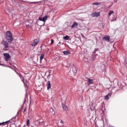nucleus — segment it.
I'll return each mask as SVG.
<instances>
[{
    "label": "nucleus",
    "instance_id": "nucleus-1",
    "mask_svg": "<svg viewBox=\"0 0 127 127\" xmlns=\"http://www.w3.org/2000/svg\"><path fill=\"white\" fill-rule=\"evenodd\" d=\"M5 38L9 43H11V42L13 41V38H12V34H11V31H7L5 34Z\"/></svg>",
    "mask_w": 127,
    "mask_h": 127
},
{
    "label": "nucleus",
    "instance_id": "nucleus-2",
    "mask_svg": "<svg viewBox=\"0 0 127 127\" xmlns=\"http://www.w3.org/2000/svg\"><path fill=\"white\" fill-rule=\"evenodd\" d=\"M58 127H64V123L62 120L60 119L59 120V122L58 123Z\"/></svg>",
    "mask_w": 127,
    "mask_h": 127
},
{
    "label": "nucleus",
    "instance_id": "nucleus-3",
    "mask_svg": "<svg viewBox=\"0 0 127 127\" xmlns=\"http://www.w3.org/2000/svg\"><path fill=\"white\" fill-rule=\"evenodd\" d=\"M4 60L5 61H9V59H10V56L8 54H4Z\"/></svg>",
    "mask_w": 127,
    "mask_h": 127
},
{
    "label": "nucleus",
    "instance_id": "nucleus-4",
    "mask_svg": "<svg viewBox=\"0 0 127 127\" xmlns=\"http://www.w3.org/2000/svg\"><path fill=\"white\" fill-rule=\"evenodd\" d=\"M1 43L5 48H8V43L4 40L2 41Z\"/></svg>",
    "mask_w": 127,
    "mask_h": 127
},
{
    "label": "nucleus",
    "instance_id": "nucleus-5",
    "mask_svg": "<svg viewBox=\"0 0 127 127\" xmlns=\"http://www.w3.org/2000/svg\"><path fill=\"white\" fill-rule=\"evenodd\" d=\"M39 20H40V21H43V22H45L46 20H47V16H46L44 17H39Z\"/></svg>",
    "mask_w": 127,
    "mask_h": 127
},
{
    "label": "nucleus",
    "instance_id": "nucleus-6",
    "mask_svg": "<svg viewBox=\"0 0 127 127\" xmlns=\"http://www.w3.org/2000/svg\"><path fill=\"white\" fill-rule=\"evenodd\" d=\"M100 13H101L100 12H95L93 13H92L91 15L92 16H93V17H98L100 16Z\"/></svg>",
    "mask_w": 127,
    "mask_h": 127
},
{
    "label": "nucleus",
    "instance_id": "nucleus-7",
    "mask_svg": "<svg viewBox=\"0 0 127 127\" xmlns=\"http://www.w3.org/2000/svg\"><path fill=\"white\" fill-rule=\"evenodd\" d=\"M39 42V41H38V40L37 39L34 40L32 44V46H36V45L38 44Z\"/></svg>",
    "mask_w": 127,
    "mask_h": 127
},
{
    "label": "nucleus",
    "instance_id": "nucleus-8",
    "mask_svg": "<svg viewBox=\"0 0 127 127\" xmlns=\"http://www.w3.org/2000/svg\"><path fill=\"white\" fill-rule=\"evenodd\" d=\"M103 39H105L106 41L109 42L110 41V36H105L103 38Z\"/></svg>",
    "mask_w": 127,
    "mask_h": 127
},
{
    "label": "nucleus",
    "instance_id": "nucleus-9",
    "mask_svg": "<svg viewBox=\"0 0 127 127\" xmlns=\"http://www.w3.org/2000/svg\"><path fill=\"white\" fill-rule=\"evenodd\" d=\"M47 90H49V89L51 88V83H50V81H49L47 82Z\"/></svg>",
    "mask_w": 127,
    "mask_h": 127
},
{
    "label": "nucleus",
    "instance_id": "nucleus-10",
    "mask_svg": "<svg viewBox=\"0 0 127 127\" xmlns=\"http://www.w3.org/2000/svg\"><path fill=\"white\" fill-rule=\"evenodd\" d=\"M63 53L64 54V55L67 56L70 54V52L69 51H64L63 52Z\"/></svg>",
    "mask_w": 127,
    "mask_h": 127
},
{
    "label": "nucleus",
    "instance_id": "nucleus-11",
    "mask_svg": "<svg viewBox=\"0 0 127 127\" xmlns=\"http://www.w3.org/2000/svg\"><path fill=\"white\" fill-rule=\"evenodd\" d=\"M93 83H94V81H93V79H91L89 78L88 81V85H92V84H93Z\"/></svg>",
    "mask_w": 127,
    "mask_h": 127
},
{
    "label": "nucleus",
    "instance_id": "nucleus-12",
    "mask_svg": "<svg viewBox=\"0 0 127 127\" xmlns=\"http://www.w3.org/2000/svg\"><path fill=\"white\" fill-rule=\"evenodd\" d=\"M43 123V121L42 120L40 119L39 120H37L35 122V124H39V125H41V123Z\"/></svg>",
    "mask_w": 127,
    "mask_h": 127
},
{
    "label": "nucleus",
    "instance_id": "nucleus-13",
    "mask_svg": "<svg viewBox=\"0 0 127 127\" xmlns=\"http://www.w3.org/2000/svg\"><path fill=\"white\" fill-rule=\"evenodd\" d=\"M78 26V23L74 22L73 24L71 25V28H74V27H77Z\"/></svg>",
    "mask_w": 127,
    "mask_h": 127
},
{
    "label": "nucleus",
    "instance_id": "nucleus-14",
    "mask_svg": "<svg viewBox=\"0 0 127 127\" xmlns=\"http://www.w3.org/2000/svg\"><path fill=\"white\" fill-rule=\"evenodd\" d=\"M72 71L73 72L74 74H76V73H77V67L75 66L72 67Z\"/></svg>",
    "mask_w": 127,
    "mask_h": 127
},
{
    "label": "nucleus",
    "instance_id": "nucleus-15",
    "mask_svg": "<svg viewBox=\"0 0 127 127\" xmlns=\"http://www.w3.org/2000/svg\"><path fill=\"white\" fill-rule=\"evenodd\" d=\"M50 112L52 114V115H55V112H54V109H53V108H51Z\"/></svg>",
    "mask_w": 127,
    "mask_h": 127
},
{
    "label": "nucleus",
    "instance_id": "nucleus-16",
    "mask_svg": "<svg viewBox=\"0 0 127 127\" xmlns=\"http://www.w3.org/2000/svg\"><path fill=\"white\" fill-rule=\"evenodd\" d=\"M63 38L65 40H69V39L70 38V37H69V36H68V35H66V36L64 37Z\"/></svg>",
    "mask_w": 127,
    "mask_h": 127
},
{
    "label": "nucleus",
    "instance_id": "nucleus-17",
    "mask_svg": "<svg viewBox=\"0 0 127 127\" xmlns=\"http://www.w3.org/2000/svg\"><path fill=\"white\" fill-rule=\"evenodd\" d=\"M44 58V54H42L41 55V57L40 58V61H42Z\"/></svg>",
    "mask_w": 127,
    "mask_h": 127
},
{
    "label": "nucleus",
    "instance_id": "nucleus-18",
    "mask_svg": "<svg viewBox=\"0 0 127 127\" xmlns=\"http://www.w3.org/2000/svg\"><path fill=\"white\" fill-rule=\"evenodd\" d=\"M62 106H63L64 110V111H67V110H68V107H67V106H66V105H64L63 104Z\"/></svg>",
    "mask_w": 127,
    "mask_h": 127
},
{
    "label": "nucleus",
    "instance_id": "nucleus-19",
    "mask_svg": "<svg viewBox=\"0 0 127 127\" xmlns=\"http://www.w3.org/2000/svg\"><path fill=\"white\" fill-rule=\"evenodd\" d=\"M15 72L17 73V74H18V75L21 78V80H23V76H22V75L20 73H18V72H17L16 71H15Z\"/></svg>",
    "mask_w": 127,
    "mask_h": 127
},
{
    "label": "nucleus",
    "instance_id": "nucleus-20",
    "mask_svg": "<svg viewBox=\"0 0 127 127\" xmlns=\"http://www.w3.org/2000/svg\"><path fill=\"white\" fill-rule=\"evenodd\" d=\"M7 123H10V121H8L5 122H3L2 123H0V126H1V125H4V124H7Z\"/></svg>",
    "mask_w": 127,
    "mask_h": 127
},
{
    "label": "nucleus",
    "instance_id": "nucleus-21",
    "mask_svg": "<svg viewBox=\"0 0 127 127\" xmlns=\"http://www.w3.org/2000/svg\"><path fill=\"white\" fill-rule=\"evenodd\" d=\"M113 13H114V11L110 10L108 13V15H109V16H110V15H112V14H113Z\"/></svg>",
    "mask_w": 127,
    "mask_h": 127
},
{
    "label": "nucleus",
    "instance_id": "nucleus-22",
    "mask_svg": "<svg viewBox=\"0 0 127 127\" xmlns=\"http://www.w3.org/2000/svg\"><path fill=\"white\" fill-rule=\"evenodd\" d=\"M27 126H30V122L29 119H27Z\"/></svg>",
    "mask_w": 127,
    "mask_h": 127
},
{
    "label": "nucleus",
    "instance_id": "nucleus-23",
    "mask_svg": "<svg viewBox=\"0 0 127 127\" xmlns=\"http://www.w3.org/2000/svg\"><path fill=\"white\" fill-rule=\"evenodd\" d=\"M92 4L93 5H100V4H101L100 3H99V2H94L92 3Z\"/></svg>",
    "mask_w": 127,
    "mask_h": 127
},
{
    "label": "nucleus",
    "instance_id": "nucleus-24",
    "mask_svg": "<svg viewBox=\"0 0 127 127\" xmlns=\"http://www.w3.org/2000/svg\"><path fill=\"white\" fill-rule=\"evenodd\" d=\"M28 3H29L30 4H36V3H38V2H28Z\"/></svg>",
    "mask_w": 127,
    "mask_h": 127
},
{
    "label": "nucleus",
    "instance_id": "nucleus-25",
    "mask_svg": "<svg viewBox=\"0 0 127 127\" xmlns=\"http://www.w3.org/2000/svg\"><path fill=\"white\" fill-rule=\"evenodd\" d=\"M109 99H110V98H109V95H106V96H105V100H109Z\"/></svg>",
    "mask_w": 127,
    "mask_h": 127
},
{
    "label": "nucleus",
    "instance_id": "nucleus-26",
    "mask_svg": "<svg viewBox=\"0 0 127 127\" xmlns=\"http://www.w3.org/2000/svg\"><path fill=\"white\" fill-rule=\"evenodd\" d=\"M51 45L53 44V43H54V40L51 39Z\"/></svg>",
    "mask_w": 127,
    "mask_h": 127
},
{
    "label": "nucleus",
    "instance_id": "nucleus-27",
    "mask_svg": "<svg viewBox=\"0 0 127 127\" xmlns=\"http://www.w3.org/2000/svg\"><path fill=\"white\" fill-rule=\"evenodd\" d=\"M25 112H26V108H25L23 111V113L24 114V113H25Z\"/></svg>",
    "mask_w": 127,
    "mask_h": 127
},
{
    "label": "nucleus",
    "instance_id": "nucleus-28",
    "mask_svg": "<svg viewBox=\"0 0 127 127\" xmlns=\"http://www.w3.org/2000/svg\"><path fill=\"white\" fill-rule=\"evenodd\" d=\"M109 127H114V126H113V125H109Z\"/></svg>",
    "mask_w": 127,
    "mask_h": 127
},
{
    "label": "nucleus",
    "instance_id": "nucleus-29",
    "mask_svg": "<svg viewBox=\"0 0 127 127\" xmlns=\"http://www.w3.org/2000/svg\"><path fill=\"white\" fill-rule=\"evenodd\" d=\"M60 43H61V42H60L58 44V46H60V45H59V44H60Z\"/></svg>",
    "mask_w": 127,
    "mask_h": 127
},
{
    "label": "nucleus",
    "instance_id": "nucleus-30",
    "mask_svg": "<svg viewBox=\"0 0 127 127\" xmlns=\"http://www.w3.org/2000/svg\"><path fill=\"white\" fill-rule=\"evenodd\" d=\"M32 101L31 100H30V105H31Z\"/></svg>",
    "mask_w": 127,
    "mask_h": 127
}]
</instances>
